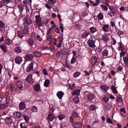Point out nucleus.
Here are the masks:
<instances>
[{
  "instance_id": "1",
  "label": "nucleus",
  "mask_w": 128,
  "mask_h": 128,
  "mask_svg": "<svg viewBox=\"0 0 128 128\" xmlns=\"http://www.w3.org/2000/svg\"><path fill=\"white\" fill-rule=\"evenodd\" d=\"M36 24L37 26L40 28L42 26V24L41 22V19L40 16V15H37L35 16ZM39 29L40 30L42 31L40 28H39Z\"/></svg>"
},
{
  "instance_id": "2",
  "label": "nucleus",
  "mask_w": 128,
  "mask_h": 128,
  "mask_svg": "<svg viewBox=\"0 0 128 128\" xmlns=\"http://www.w3.org/2000/svg\"><path fill=\"white\" fill-rule=\"evenodd\" d=\"M26 81L29 84H33L34 82V81L32 77V74L28 75L26 77Z\"/></svg>"
},
{
  "instance_id": "3",
  "label": "nucleus",
  "mask_w": 128,
  "mask_h": 128,
  "mask_svg": "<svg viewBox=\"0 0 128 128\" xmlns=\"http://www.w3.org/2000/svg\"><path fill=\"white\" fill-rule=\"evenodd\" d=\"M14 118L12 117H7L5 119V122L8 124H10L13 122Z\"/></svg>"
},
{
  "instance_id": "4",
  "label": "nucleus",
  "mask_w": 128,
  "mask_h": 128,
  "mask_svg": "<svg viewBox=\"0 0 128 128\" xmlns=\"http://www.w3.org/2000/svg\"><path fill=\"white\" fill-rule=\"evenodd\" d=\"M95 40L94 39H90L88 41V42L90 46L94 48L96 47L94 44L95 42Z\"/></svg>"
},
{
  "instance_id": "5",
  "label": "nucleus",
  "mask_w": 128,
  "mask_h": 128,
  "mask_svg": "<svg viewBox=\"0 0 128 128\" xmlns=\"http://www.w3.org/2000/svg\"><path fill=\"white\" fill-rule=\"evenodd\" d=\"M33 63L32 62L29 64L26 69V71L27 72H30L32 71L33 69Z\"/></svg>"
},
{
  "instance_id": "6",
  "label": "nucleus",
  "mask_w": 128,
  "mask_h": 128,
  "mask_svg": "<svg viewBox=\"0 0 128 128\" xmlns=\"http://www.w3.org/2000/svg\"><path fill=\"white\" fill-rule=\"evenodd\" d=\"M34 90L36 92L40 91V86L39 84H37L34 85L33 86Z\"/></svg>"
},
{
  "instance_id": "7",
  "label": "nucleus",
  "mask_w": 128,
  "mask_h": 128,
  "mask_svg": "<svg viewBox=\"0 0 128 128\" xmlns=\"http://www.w3.org/2000/svg\"><path fill=\"white\" fill-rule=\"evenodd\" d=\"M55 118V116L53 115V114L49 113L48 116V120L49 122H51Z\"/></svg>"
},
{
  "instance_id": "8",
  "label": "nucleus",
  "mask_w": 128,
  "mask_h": 128,
  "mask_svg": "<svg viewBox=\"0 0 128 128\" xmlns=\"http://www.w3.org/2000/svg\"><path fill=\"white\" fill-rule=\"evenodd\" d=\"M64 94V93L62 91H58L56 94L57 96L60 99H62Z\"/></svg>"
},
{
  "instance_id": "9",
  "label": "nucleus",
  "mask_w": 128,
  "mask_h": 128,
  "mask_svg": "<svg viewBox=\"0 0 128 128\" xmlns=\"http://www.w3.org/2000/svg\"><path fill=\"white\" fill-rule=\"evenodd\" d=\"M109 26L108 24H105L103 25L102 27V28L103 31L105 32H108Z\"/></svg>"
},
{
  "instance_id": "10",
  "label": "nucleus",
  "mask_w": 128,
  "mask_h": 128,
  "mask_svg": "<svg viewBox=\"0 0 128 128\" xmlns=\"http://www.w3.org/2000/svg\"><path fill=\"white\" fill-rule=\"evenodd\" d=\"M22 60V59L21 57L18 56L16 57L15 59V61L16 63L20 64Z\"/></svg>"
},
{
  "instance_id": "11",
  "label": "nucleus",
  "mask_w": 128,
  "mask_h": 128,
  "mask_svg": "<svg viewBox=\"0 0 128 128\" xmlns=\"http://www.w3.org/2000/svg\"><path fill=\"white\" fill-rule=\"evenodd\" d=\"M97 58L96 56H93L92 57L91 62L92 65H94L97 62Z\"/></svg>"
},
{
  "instance_id": "12",
  "label": "nucleus",
  "mask_w": 128,
  "mask_h": 128,
  "mask_svg": "<svg viewBox=\"0 0 128 128\" xmlns=\"http://www.w3.org/2000/svg\"><path fill=\"white\" fill-rule=\"evenodd\" d=\"M14 117L18 118H20L22 116V114L19 112H14Z\"/></svg>"
},
{
  "instance_id": "13",
  "label": "nucleus",
  "mask_w": 128,
  "mask_h": 128,
  "mask_svg": "<svg viewBox=\"0 0 128 128\" xmlns=\"http://www.w3.org/2000/svg\"><path fill=\"white\" fill-rule=\"evenodd\" d=\"M26 108L25 103L23 102H20L19 104V108L20 110L24 109Z\"/></svg>"
},
{
  "instance_id": "14",
  "label": "nucleus",
  "mask_w": 128,
  "mask_h": 128,
  "mask_svg": "<svg viewBox=\"0 0 128 128\" xmlns=\"http://www.w3.org/2000/svg\"><path fill=\"white\" fill-rule=\"evenodd\" d=\"M24 23L26 24H30L32 23V21L29 18H26L24 19Z\"/></svg>"
},
{
  "instance_id": "15",
  "label": "nucleus",
  "mask_w": 128,
  "mask_h": 128,
  "mask_svg": "<svg viewBox=\"0 0 128 128\" xmlns=\"http://www.w3.org/2000/svg\"><path fill=\"white\" fill-rule=\"evenodd\" d=\"M34 58L33 55L31 54H27L26 56V58L27 60H32Z\"/></svg>"
},
{
  "instance_id": "16",
  "label": "nucleus",
  "mask_w": 128,
  "mask_h": 128,
  "mask_svg": "<svg viewBox=\"0 0 128 128\" xmlns=\"http://www.w3.org/2000/svg\"><path fill=\"white\" fill-rule=\"evenodd\" d=\"M74 126L76 128H80L82 126V124L81 122H78L74 123Z\"/></svg>"
},
{
  "instance_id": "17",
  "label": "nucleus",
  "mask_w": 128,
  "mask_h": 128,
  "mask_svg": "<svg viewBox=\"0 0 128 128\" xmlns=\"http://www.w3.org/2000/svg\"><path fill=\"white\" fill-rule=\"evenodd\" d=\"M15 52L17 53H21L22 51V48L20 46H17L14 49Z\"/></svg>"
},
{
  "instance_id": "18",
  "label": "nucleus",
  "mask_w": 128,
  "mask_h": 128,
  "mask_svg": "<svg viewBox=\"0 0 128 128\" xmlns=\"http://www.w3.org/2000/svg\"><path fill=\"white\" fill-rule=\"evenodd\" d=\"M28 44L30 46H32L34 43L33 40L31 38H29L26 40Z\"/></svg>"
},
{
  "instance_id": "19",
  "label": "nucleus",
  "mask_w": 128,
  "mask_h": 128,
  "mask_svg": "<svg viewBox=\"0 0 128 128\" xmlns=\"http://www.w3.org/2000/svg\"><path fill=\"white\" fill-rule=\"evenodd\" d=\"M71 80H69L68 81L69 86V89L71 90H74L75 87V84L74 83H73L72 85L70 84V82Z\"/></svg>"
},
{
  "instance_id": "20",
  "label": "nucleus",
  "mask_w": 128,
  "mask_h": 128,
  "mask_svg": "<svg viewBox=\"0 0 128 128\" xmlns=\"http://www.w3.org/2000/svg\"><path fill=\"white\" fill-rule=\"evenodd\" d=\"M123 59L125 66H128V56L124 57Z\"/></svg>"
},
{
  "instance_id": "21",
  "label": "nucleus",
  "mask_w": 128,
  "mask_h": 128,
  "mask_svg": "<svg viewBox=\"0 0 128 128\" xmlns=\"http://www.w3.org/2000/svg\"><path fill=\"white\" fill-rule=\"evenodd\" d=\"M102 38L103 40L106 42L109 40L108 36L107 34H104L102 36Z\"/></svg>"
},
{
  "instance_id": "22",
  "label": "nucleus",
  "mask_w": 128,
  "mask_h": 128,
  "mask_svg": "<svg viewBox=\"0 0 128 128\" xmlns=\"http://www.w3.org/2000/svg\"><path fill=\"white\" fill-rule=\"evenodd\" d=\"M87 97L88 99L91 100L93 99L94 95L90 93L87 95Z\"/></svg>"
},
{
  "instance_id": "23",
  "label": "nucleus",
  "mask_w": 128,
  "mask_h": 128,
  "mask_svg": "<svg viewBox=\"0 0 128 128\" xmlns=\"http://www.w3.org/2000/svg\"><path fill=\"white\" fill-rule=\"evenodd\" d=\"M8 104L6 103L2 104H0V108L1 110H3L6 108L8 107Z\"/></svg>"
},
{
  "instance_id": "24",
  "label": "nucleus",
  "mask_w": 128,
  "mask_h": 128,
  "mask_svg": "<svg viewBox=\"0 0 128 128\" xmlns=\"http://www.w3.org/2000/svg\"><path fill=\"white\" fill-rule=\"evenodd\" d=\"M50 84V82L49 80L47 79L44 82V86L46 87H48L49 85Z\"/></svg>"
},
{
  "instance_id": "25",
  "label": "nucleus",
  "mask_w": 128,
  "mask_h": 128,
  "mask_svg": "<svg viewBox=\"0 0 128 128\" xmlns=\"http://www.w3.org/2000/svg\"><path fill=\"white\" fill-rule=\"evenodd\" d=\"M17 36L20 38H22L24 36L23 33H22L21 31H19L17 32Z\"/></svg>"
},
{
  "instance_id": "26",
  "label": "nucleus",
  "mask_w": 128,
  "mask_h": 128,
  "mask_svg": "<svg viewBox=\"0 0 128 128\" xmlns=\"http://www.w3.org/2000/svg\"><path fill=\"white\" fill-rule=\"evenodd\" d=\"M89 34V32H84L82 35V37L83 38H85Z\"/></svg>"
},
{
  "instance_id": "27",
  "label": "nucleus",
  "mask_w": 128,
  "mask_h": 128,
  "mask_svg": "<svg viewBox=\"0 0 128 128\" xmlns=\"http://www.w3.org/2000/svg\"><path fill=\"white\" fill-rule=\"evenodd\" d=\"M100 88L102 90L106 91H107L109 89V87L108 86L103 85L101 86Z\"/></svg>"
},
{
  "instance_id": "28",
  "label": "nucleus",
  "mask_w": 128,
  "mask_h": 128,
  "mask_svg": "<svg viewBox=\"0 0 128 128\" xmlns=\"http://www.w3.org/2000/svg\"><path fill=\"white\" fill-rule=\"evenodd\" d=\"M80 92V90L79 89L74 90L72 93L73 95H78Z\"/></svg>"
},
{
  "instance_id": "29",
  "label": "nucleus",
  "mask_w": 128,
  "mask_h": 128,
  "mask_svg": "<svg viewBox=\"0 0 128 128\" xmlns=\"http://www.w3.org/2000/svg\"><path fill=\"white\" fill-rule=\"evenodd\" d=\"M101 9L104 11H107L108 10V7L104 4H101L100 6Z\"/></svg>"
},
{
  "instance_id": "30",
  "label": "nucleus",
  "mask_w": 128,
  "mask_h": 128,
  "mask_svg": "<svg viewBox=\"0 0 128 128\" xmlns=\"http://www.w3.org/2000/svg\"><path fill=\"white\" fill-rule=\"evenodd\" d=\"M97 17L99 20H101L103 18L104 16L101 12H100L97 15Z\"/></svg>"
},
{
  "instance_id": "31",
  "label": "nucleus",
  "mask_w": 128,
  "mask_h": 128,
  "mask_svg": "<svg viewBox=\"0 0 128 128\" xmlns=\"http://www.w3.org/2000/svg\"><path fill=\"white\" fill-rule=\"evenodd\" d=\"M5 40L6 43L7 44L10 45L12 44V41H11L9 38L7 37L6 38Z\"/></svg>"
},
{
  "instance_id": "32",
  "label": "nucleus",
  "mask_w": 128,
  "mask_h": 128,
  "mask_svg": "<svg viewBox=\"0 0 128 128\" xmlns=\"http://www.w3.org/2000/svg\"><path fill=\"white\" fill-rule=\"evenodd\" d=\"M90 2L93 5L96 6L99 4L100 2V1L99 0H96L95 3L94 2L92 1H90Z\"/></svg>"
},
{
  "instance_id": "33",
  "label": "nucleus",
  "mask_w": 128,
  "mask_h": 128,
  "mask_svg": "<svg viewBox=\"0 0 128 128\" xmlns=\"http://www.w3.org/2000/svg\"><path fill=\"white\" fill-rule=\"evenodd\" d=\"M90 30L92 33L95 32L96 31V28L94 27H92L90 28Z\"/></svg>"
},
{
  "instance_id": "34",
  "label": "nucleus",
  "mask_w": 128,
  "mask_h": 128,
  "mask_svg": "<svg viewBox=\"0 0 128 128\" xmlns=\"http://www.w3.org/2000/svg\"><path fill=\"white\" fill-rule=\"evenodd\" d=\"M50 22V20L46 18H44L42 22L44 24H46Z\"/></svg>"
},
{
  "instance_id": "35",
  "label": "nucleus",
  "mask_w": 128,
  "mask_h": 128,
  "mask_svg": "<svg viewBox=\"0 0 128 128\" xmlns=\"http://www.w3.org/2000/svg\"><path fill=\"white\" fill-rule=\"evenodd\" d=\"M73 100L76 104H78L79 102V98L78 96H75L74 97Z\"/></svg>"
},
{
  "instance_id": "36",
  "label": "nucleus",
  "mask_w": 128,
  "mask_h": 128,
  "mask_svg": "<svg viewBox=\"0 0 128 128\" xmlns=\"http://www.w3.org/2000/svg\"><path fill=\"white\" fill-rule=\"evenodd\" d=\"M33 54L35 56L37 57H39L41 55V54L40 52L37 51L34 52Z\"/></svg>"
},
{
  "instance_id": "37",
  "label": "nucleus",
  "mask_w": 128,
  "mask_h": 128,
  "mask_svg": "<svg viewBox=\"0 0 128 128\" xmlns=\"http://www.w3.org/2000/svg\"><path fill=\"white\" fill-rule=\"evenodd\" d=\"M0 48L3 50L4 53H6V47L4 45H1L0 46Z\"/></svg>"
},
{
  "instance_id": "38",
  "label": "nucleus",
  "mask_w": 128,
  "mask_h": 128,
  "mask_svg": "<svg viewBox=\"0 0 128 128\" xmlns=\"http://www.w3.org/2000/svg\"><path fill=\"white\" fill-rule=\"evenodd\" d=\"M31 110L32 112H37L38 109L36 106H32L31 108Z\"/></svg>"
},
{
  "instance_id": "39",
  "label": "nucleus",
  "mask_w": 128,
  "mask_h": 128,
  "mask_svg": "<svg viewBox=\"0 0 128 128\" xmlns=\"http://www.w3.org/2000/svg\"><path fill=\"white\" fill-rule=\"evenodd\" d=\"M48 3L51 5H54L56 2V0H49L48 1Z\"/></svg>"
},
{
  "instance_id": "40",
  "label": "nucleus",
  "mask_w": 128,
  "mask_h": 128,
  "mask_svg": "<svg viewBox=\"0 0 128 128\" xmlns=\"http://www.w3.org/2000/svg\"><path fill=\"white\" fill-rule=\"evenodd\" d=\"M109 9L112 12V13L114 14L116 12V10L113 6H110L109 7Z\"/></svg>"
},
{
  "instance_id": "41",
  "label": "nucleus",
  "mask_w": 128,
  "mask_h": 128,
  "mask_svg": "<svg viewBox=\"0 0 128 128\" xmlns=\"http://www.w3.org/2000/svg\"><path fill=\"white\" fill-rule=\"evenodd\" d=\"M22 31L24 34H28L29 32L28 29L27 28H25L24 29H23Z\"/></svg>"
},
{
  "instance_id": "42",
  "label": "nucleus",
  "mask_w": 128,
  "mask_h": 128,
  "mask_svg": "<svg viewBox=\"0 0 128 128\" xmlns=\"http://www.w3.org/2000/svg\"><path fill=\"white\" fill-rule=\"evenodd\" d=\"M92 70H90L89 72H88L87 71H84V75L85 76L89 75L92 72Z\"/></svg>"
},
{
  "instance_id": "43",
  "label": "nucleus",
  "mask_w": 128,
  "mask_h": 128,
  "mask_svg": "<svg viewBox=\"0 0 128 128\" xmlns=\"http://www.w3.org/2000/svg\"><path fill=\"white\" fill-rule=\"evenodd\" d=\"M96 106L94 104H92L90 106L89 110H90L92 111L95 109Z\"/></svg>"
},
{
  "instance_id": "44",
  "label": "nucleus",
  "mask_w": 128,
  "mask_h": 128,
  "mask_svg": "<svg viewBox=\"0 0 128 128\" xmlns=\"http://www.w3.org/2000/svg\"><path fill=\"white\" fill-rule=\"evenodd\" d=\"M80 74V73L78 72H76L74 73L73 74L74 77L75 78L78 77Z\"/></svg>"
},
{
  "instance_id": "45",
  "label": "nucleus",
  "mask_w": 128,
  "mask_h": 128,
  "mask_svg": "<svg viewBox=\"0 0 128 128\" xmlns=\"http://www.w3.org/2000/svg\"><path fill=\"white\" fill-rule=\"evenodd\" d=\"M20 128H27L26 125L24 122L21 123L20 124Z\"/></svg>"
},
{
  "instance_id": "46",
  "label": "nucleus",
  "mask_w": 128,
  "mask_h": 128,
  "mask_svg": "<svg viewBox=\"0 0 128 128\" xmlns=\"http://www.w3.org/2000/svg\"><path fill=\"white\" fill-rule=\"evenodd\" d=\"M22 84V82L20 80H18L16 84V86L18 88Z\"/></svg>"
},
{
  "instance_id": "47",
  "label": "nucleus",
  "mask_w": 128,
  "mask_h": 128,
  "mask_svg": "<svg viewBox=\"0 0 128 128\" xmlns=\"http://www.w3.org/2000/svg\"><path fill=\"white\" fill-rule=\"evenodd\" d=\"M108 52L106 50H104L102 52V54L104 56H106L108 54Z\"/></svg>"
},
{
  "instance_id": "48",
  "label": "nucleus",
  "mask_w": 128,
  "mask_h": 128,
  "mask_svg": "<svg viewBox=\"0 0 128 128\" xmlns=\"http://www.w3.org/2000/svg\"><path fill=\"white\" fill-rule=\"evenodd\" d=\"M112 92L114 94L118 93V92L116 88L114 86H112Z\"/></svg>"
},
{
  "instance_id": "49",
  "label": "nucleus",
  "mask_w": 128,
  "mask_h": 128,
  "mask_svg": "<svg viewBox=\"0 0 128 128\" xmlns=\"http://www.w3.org/2000/svg\"><path fill=\"white\" fill-rule=\"evenodd\" d=\"M102 100L105 103H107L109 100V98L108 97L104 96L103 97Z\"/></svg>"
},
{
  "instance_id": "50",
  "label": "nucleus",
  "mask_w": 128,
  "mask_h": 128,
  "mask_svg": "<svg viewBox=\"0 0 128 128\" xmlns=\"http://www.w3.org/2000/svg\"><path fill=\"white\" fill-rule=\"evenodd\" d=\"M65 117V116L62 114H60L58 115V119L61 120L63 119Z\"/></svg>"
},
{
  "instance_id": "51",
  "label": "nucleus",
  "mask_w": 128,
  "mask_h": 128,
  "mask_svg": "<svg viewBox=\"0 0 128 128\" xmlns=\"http://www.w3.org/2000/svg\"><path fill=\"white\" fill-rule=\"evenodd\" d=\"M118 50L122 51L124 50V48H123L122 45L121 43H120V44L118 48Z\"/></svg>"
},
{
  "instance_id": "52",
  "label": "nucleus",
  "mask_w": 128,
  "mask_h": 128,
  "mask_svg": "<svg viewBox=\"0 0 128 128\" xmlns=\"http://www.w3.org/2000/svg\"><path fill=\"white\" fill-rule=\"evenodd\" d=\"M116 32L118 33V34L120 35H122L123 34V32L122 31L118 29H116Z\"/></svg>"
},
{
  "instance_id": "53",
  "label": "nucleus",
  "mask_w": 128,
  "mask_h": 128,
  "mask_svg": "<svg viewBox=\"0 0 128 128\" xmlns=\"http://www.w3.org/2000/svg\"><path fill=\"white\" fill-rule=\"evenodd\" d=\"M23 116L24 118V119L26 121V122H28L29 120V118L26 115H23Z\"/></svg>"
},
{
  "instance_id": "54",
  "label": "nucleus",
  "mask_w": 128,
  "mask_h": 128,
  "mask_svg": "<svg viewBox=\"0 0 128 128\" xmlns=\"http://www.w3.org/2000/svg\"><path fill=\"white\" fill-rule=\"evenodd\" d=\"M72 116L74 118L78 117L79 116V114L76 112L73 113L72 114Z\"/></svg>"
},
{
  "instance_id": "55",
  "label": "nucleus",
  "mask_w": 128,
  "mask_h": 128,
  "mask_svg": "<svg viewBox=\"0 0 128 128\" xmlns=\"http://www.w3.org/2000/svg\"><path fill=\"white\" fill-rule=\"evenodd\" d=\"M76 58H74V56H73L71 60V63L72 64L76 62Z\"/></svg>"
},
{
  "instance_id": "56",
  "label": "nucleus",
  "mask_w": 128,
  "mask_h": 128,
  "mask_svg": "<svg viewBox=\"0 0 128 128\" xmlns=\"http://www.w3.org/2000/svg\"><path fill=\"white\" fill-rule=\"evenodd\" d=\"M36 38L37 40L39 42H40L43 40L42 38L39 35H37Z\"/></svg>"
},
{
  "instance_id": "57",
  "label": "nucleus",
  "mask_w": 128,
  "mask_h": 128,
  "mask_svg": "<svg viewBox=\"0 0 128 128\" xmlns=\"http://www.w3.org/2000/svg\"><path fill=\"white\" fill-rule=\"evenodd\" d=\"M11 1V0H3V2L4 4H7L10 3Z\"/></svg>"
},
{
  "instance_id": "58",
  "label": "nucleus",
  "mask_w": 128,
  "mask_h": 128,
  "mask_svg": "<svg viewBox=\"0 0 128 128\" xmlns=\"http://www.w3.org/2000/svg\"><path fill=\"white\" fill-rule=\"evenodd\" d=\"M55 109L54 107H52L50 108L49 110V113L51 114H53V113Z\"/></svg>"
},
{
  "instance_id": "59",
  "label": "nucleus",
  "mask_w": 128,
  "mask_h": 128,
  "mask_svg": "<svg viewBox=\"0 0 128 128\" xmlns=\"http://www.w3.org/2000/svg\"><path fill=\"white\" fill-rule=\"evenodd\" d=\"M5 25L4 23L1 20H0V28H3L4 26Z\"/></svg>"
},
{
  "instance_id": "60",
  "label": "nucleus",
  "mask_w": 128,
  "mask_h": 128,
  "mask_svg": "<svg viewBox=\"0 0 128 128\" xmlns=\"http://www.w3.org/2000/svg\"><path fill=\"white\" fill-rule=\"evenodd\" d=\"M52 38H51V36L50 35H47V40L51 42Z\"/></svg>"
},
{
  "instance_id": "61",
  "label": "nucleus",
  "mask_w": 128,
  "mask_h": 128,
  "mask_svg": "<svg viewBox=\"0 0 128 128\" xmlns=\"http://www.w3.org/2000/svg\"><path fill=\"white\" fill-rule=\"evenodd\" d=\"M42 71L44 74L45 76H46L48 74V72L45 69H43Z\"/></svg>"
},
{
  "instance_id": "62",
  "label": "nucleus",
  "mask_w": 128,
  "mask_h": 128,
  "mask_svg": "<svg viewBox=\"0 0 128 128\" xmlns=\"http://www.w3.org/2000/svg\"><path fill=\"white\" fill-rule=\"evenodd\" d=\"M120 57L122 58L123 56L125 55V53L123 50L121 51V52L120 54Z\"/></svg>"
},
{
  "instance_id": "63",
  "label": "nucleus",
  "mask_w": 128,
  "mask_h": 128,
  "mask_svg": "<svg viewBox=\"0 0 128 128\" xmlns=\"http://www.w3.org/2000/svg\"><path fill=\"white\" fill-rule=\"evenodd\" d=\"M55 49V47L53 46H51L50 47L48 48V49L50 50H54Z\"/></svg>"
},
{
  "instance_id": "64",
  "label": "nucleus",
  "mask_w": 128,
  "mask_h": 128,
  "mask_svg": "<svg viewBox=\"0 0 128 128\" xmlns=\"http://www.w3.org/2000/svg\"><path fill=\"white\" fill-rule=\"evenodd\" d=\"M107 122L108 123H111L112 122V121L110 118H108L107 120Z\"/></svg>"
}]
</instances>
